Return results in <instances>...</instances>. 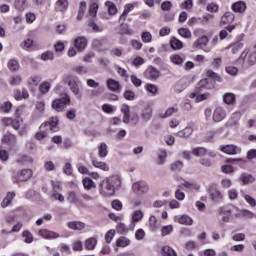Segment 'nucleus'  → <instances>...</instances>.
<instances>
[{
  "mask_svg": "<svg viewBox=\"0 0 256 256\" xmlns=\"http://www.w3.org/2000/svg\"><path fill=\"white\" fill-rule=\"evenodd\" d=\"M170 61L174 65H178L179 67H181V65H183V63H185V57L178 55V54H174V55L170 56Z\"/></svg>",
  "mask_w": 256,
  "mask_h": 256,
  "instance_id": "nucleus-34",
  "label": "nucleus"
},
{
  "mask_svg": "<svg viewBox=\"0 0 256 256\" xmlns=\"http://www.w3.org/2000/svg\"><path fill=\"white\" fill-rule=\"evenodd\" d=\"M68 105H71V98L67 93H61L59 98L52 101V109L57 111V113H63V111H66Z\"/></svg>",
  "mask_w": 256,
  "mask_h": 256,
  "instance_id": "nucleus-4",
  "label": "nucleus"
},
{
  "mask_svg": "<svg viewBox=\"0 0 256 256\" xmlns=\"http://www.w3.org/2000/svg\"><path fill=\"white\" fill-rule=\"evenodd\" d=\"M221 151L226 153V155H237L241 153V148L233 144L225 145L221 147Z\"/></svg>",
  "mask_w": 256,
  "mask_h": 256,
  "instance_id": "nucleus-13",
  "label": "nucleus"
},
{
  "mask_svg": "<svg viewBox=\"0 0 256 256\" xmlns=\"http://www.w3.org/2000/svg\"><path fill=\"white\" fill-rule=\"evenodd\" d=\"M109 147L107 146V144L105 142L100 143V145L98 146V155L101 159H105V157H107V155H109Z\"/></svg>",
  "mask_w": 256,
  "mask_h": 256,
  "instance_id": "nucleus-27",
  "label": "nucleus"
},
{
  "mask_svg": "<svg viewBox=\"0 0 256 256\" xmlns=\"http://www.w3.org/2000/svg\"><path fill=\"white\" fill-rule=\"evenodd\" d=\"M41 59H42V61H53L54 56H53L52 52H44L41 55Z\"/></svg>",
  "mask_w": 256,
  "mask_h": 256,
  "instance_id": "nucleus-64",
  "label": "nucleus"
},
{
  "mask_svg": "<svg viewBox=\"0 0 256 256\" xmlns=\"http://www.w3.org/2000/svg\"><path fill=\"white\" fill-rule=\"evenodd\" d=\"M240 215L242 217H246L247 219H253L255 217V213H253L251 210H248V209L240 210Z\"/></svg>",
  "mask_w": 256,
  "mask_h": 256,
  "instance_id": "nucleus-53",
  "label": "nucleus"
},
{
  "mask_svg": "<svg viewBox=\"0 0 256 256\" xmlns=\"http://www.w3.org/2000/svg\"><path fill=\"white\" fill-rule=\"evenodd\" d=\"M141 39L143 43H151L153 41V35L151 32L146 31L141 34Z\"/></svg>",
  "mask_w": 256,
  "mask_h": 256,
  "instance_id": "nucleus-48",
  "label": "nucleus"
},
{
  "mask_svg": "<svg viewBox=\"0 0 256 256\" xmlns=\"http://www.w3.org/2000/svg\"><path fill=\"white\" fill-rule=\"evenodd\" d=\"M255 176L249 173H242L239 177V181L242 182V185H249L250 183H255Z\"/></svg>",
  "mask_w": 256,
  "mask_h": 256,
  "instance_id": "nucleus-23",
  "label": "nucleus"
},
{
  "mask_svg": "<svg viewBox=\"0 0 256 256\" xmlns=\"http://www.w3.org/2000/svg\"><path fill=\"white\" fill-rule=\"evenodd\" d=\"M239 63H242V67L244 69H248V67H253V65H256V51H249L248 49H245L239 59Z\"/></svg>",
  "mask_w": 256,
  "mask_h": 256,
  "instance_id": "nucleus-5",
  "label": "nucleus"
},
{
  "mask_svg": "<svg viewBox=\"0 0 256 256\" xmlns=\"http://www.w3.org/2000/svg\"><path fill=\"white\" fill-rule=\"evenodd\" d=\"M67 201L69 203H74L75 205H83V202L79 199V195H77V192L75 191L68 192Z\"/></svg>",
  "mask_w": 256,
  "mask_h": 256,
  "instance_id": "nucleus-24",
  "label": "nucleus"
},
{
  "mask_svg": "<svg viewBox=\"0 0 256 256\" xmlns=\"http://www.w3.org/2000/svg\"><path fill=\"white\" fill-rule=\"evenodd\" d=\"M22 237L24 238L25 243H33V234H31V232L25 230L22 233Z\"/></svg>",
  "mask_w": 256,
  "mask_h": 256,
  "instance_id": "nucleus-55",
  "label": "nucleus"
},
{
  "mask_svg": "<svg viewBox=\"0 0 256 256\" xmlns=\"http://www.w3.org/2000/svg\"><path fill=\"white\" fill-rule=\"evenodd\" d=\"M170 47L171 49H173L174 51H179L180 49H183V42H181V40L177 39V38H173L170 41Z\"/></svg>",
  "mask_w": 256,
  "mask_h": 256,
  "instance_id": "nucleus-36",
  "label": "nucleus"
},
{
  "mask_svg": "<svg viewBox=\"0 0 256 256\" xmlns=\"http://www.w3.org/2000/svg\"><path fill=\"white\" fill-rule=\"evenodd\" d=\"M106 87L107 89H109V91H112L113 93H119V91H121V84L119 83V81L112 78L107 80Z\"/></svg>",
  "mask_w": 256,
  "mask_h": 256,
  "instance_id": "nucleus-14",
  "label": "nucleus"
},
{
  "mask_svg": "<svg viewBox=\"0 0 256 256\" xmlns=\"http://www.w3.org/2000/svg\"><path fill=\"white\" fill-rule=\"evenodd\" d=\"M95 245H97V239L89 238L85 241V248L89 251L95 249Z\"/></svg>",
  "mask_w": 256,
  "mask_h": 256,
  "instance_id": "nucleus-44",
  "label": "nucleus"
},
{
  "mask_svg": "<svg viewBox=\"0 0 256 256\" xmlns=\"http://www.w3.org/2000/svg\"><path fill=\"white\" fill-rule=\"evenodd\" d=\"M207 43H209V38L207 36H202L197 40V47H200V49H203V47H206Z\"/></svg>",
  "mask_w": 256,
  "mask_h": 256,
  "instance_id": "nucleus-51",
  "label": "nucleus"
},
{
  "mask_svg": "<svg viewBox=\"0 0 256 256\" xmlns=\"http://www.w3.org/2000/svg\"><path fill=\"white\" fill-rule=\"evenodd\" d=\"M245 9H247V5L244 2H236L232 5L234 13H244Z\"/></svg>",
  "mask_w": 256,
  "mask_h": 256,
  "instance_id": "nucleus-33",
  "label": "nucleus"
},
{
  "mask_svg": "<svg viewBox=\"0 0 256 256\" xmlns=\"http://www.w3.org/2000/svg\"><path fill=\"white\" fill-rule=\"evenodd\" d=\"M208 192L210 195L211 201H215L216 203H219V201H222L223 199V193L217 189V186L215 184H212L208 188Z\"/></svg>",
  "mask_w": 256,
  "mask_h": 256,
  "instance_id": "nucleus-9",
  "label": "nucleus"
},
{
  "mask_svg": "<svg viewBox=\"0 0 256 256\" xmlns=\"http://www.w3.org/2000/svg\"><path fill=\"white\" fill-rule=\"evenodd\" d=\"M129 243H131V241L128 238L122 236L117 239L116 246L117 247H127V245H129Z\"/></svg>",
  "mask_w": 256,
  "mask_h": 256,
  "instance_id": "nucleus-45",
  "label": "nucleus"
},
{
  "mask_svg": "<svg viewBox=\"0 0 256 256\" xmlns=\"http://www.w3.org/2000/svg\"><path fill=\"white\" fill-rule=\"evenodd\" d=\"M113 237H115V230H109L105 235V242L111 243L113 241Z\"/></svg>",
  "mask_w": 256,
  "mask_h": 256,
  "instance_id": "nucleus-63",
  "label": "nucleus"
},
{
  "mask_svg": "<svg viewBox=\"0 0 256 256\" xmlns=\"http://www.w3.org/2000/svg\"><path fill=\"white\" fill-rule=\"evenodd\" d=\"M68 227L73 231H83V228L85 227V223L81 221H72L68 223Z\"/></svg>",
  "mask_w": 256,
  "mask_h": 256,
  "instance_id": "nucleus-32",
  "label": "nucleus"
},
{
  "mask_svg": "<svg viewBox=\"0 0 256 256\" xmlns=\"http://www.w3.org/2000/svg\"><path fill=\"white\" fill-rule=\"evenodd\" d=\"M39 236L43 237V239H59V237H61L59 233L47 229L40 230Z\"/></svg>",
  "mask_w": 256,
  "mask_h": 256,
  "instance_id": "nucleus-16",
  "label": "nucleus"
},
{
  "mask_svg": "<svg viewBox=\"0 0 256 256\" xmlns=\"http://www.w3.org/2000/svg\"><path fill=\"white\" fill-rule=\"evenodd\" d=\"M92 165L96 169H101V171H109V165H107V163H105V162H101L98 160H92Z\"/></svg>",
  "mask_w": 256,
  "mask_h": 256,
  "instance_id": "nucleus-35",
  "label": "nucleus"
},
{
  "mask_svg": "<svg viewBox=\"0 0 256 256\" xmlns=\"http://www.w3.org/2000/svg\"><path fill=\"white\" fill-rule=\"evenodd\" d=\"M22 81L23 79L21 78V76H12L10 80V85H12L13 87H17V85H21Z\"/></svg>",
  "mask_w": 256,
  "mask_h": 256,
  "instance_id": "nucleus-57",
  "label": "nucleus"
},
{
  "mask_svg": "<svg viewBox=\"0 0 256 256\" xmlns=\"http://www.w3.org/2000/svg\"><path fill=\"white\" fill-rule=\"evenodd\" d=\"M229 47L231 48L233 55H235V54L239 53V51H241V49H243V43L236 42V43L230 45Z\"/></svg>",
  "mask_w": 256,
  "mask_h": 256,
  "instance_id": "nucleus-47",
  "label": "nucleus"
},
{
  "mask_svg": "<svg viewBox=\"0 0 256 256\" xmlns=\"http://www.w3.org/2000/svg\"><path fill=\"white\" fill-rule=\"evenodd\" d=\"M225 127H230L231 129H237L239 127V114L234 113L226 122Z\"/></svg>",
  "mask_w": 256,
  "mask_h": 256,
  "instance_id": "nucleus-19",
  "label": "nucleus"
},
{
  "mask_svg": "<svg viewBox=\"0 0 256 256\" xmlns=\"http://www.w3.org/2000/svg\"><path fill=\"white\" fill-rule=\"evenodd\" d=\"M14 5L18 11H25L27 9V0H15Z\"/></svg>",
  "mask_w": 256,
  "mask_h": 256,
  "instance_id": "nucleus-41",
  "label": "nucleus"
},
{
  "mask_svg": "<svg viewBox=\"0 0 256 256\" xmlns=\"http://www.w3.org/2000/svg\"><path fill=\"white\" fill-rule=\"evenodd\" d=\"M162 253H164V256H177L175 250L169 246L162 247Z\"/></svg>",
  "mask_w": 256,
  "mask_h": 256,
  "instance_id": "nucleus-49",
  "label": "nucleus"
},
{
  "mask_svg": "<svg viewBox=\"0 0 256 256\" xmlns=\"http://www.w3.org/2000/svg\"><path fill=\"white\" fill-rule=\"evenodd\" d=\"M207 76L208 78L200 80L197 84L196 93H201L203 89H215V81L221 83V76H219V74L215 73L213 70H208Z\"/></svg>",
  "mask_w": 256,
  "mask_h": 256,
  "instance_id": "nucleus-2",
  "label": "nucleus"
},
{
  "mask_svg": "<svg viewBox=\"0 0 256 256\" xmlns=\"http://www.w3.org/2000/svg\"><path fill=\"white\" fill-rule=\"evenodd\" d=\"M99 10V4L92 3L89 8L90 17H95L97 15V11Z\"/></svg>",
  "mask_w": 256,
  "mask_h": 256,
  "instance_id": "nucleus-56",
  "label": "nucleus"
},
{
  "mask_svg": "<svg viewBox=\"0 0 256 256\" xmlns=\"http://www.w3.org/2000/svg\"><path fill=\"white\" fill-rule=\"evenodd\" d=\"M133 9H135V5H133V4H126L124 6L123 13L119 17L120 25H123V23H125V21L127 20V15H129V13H131V11H133Z\"/></svg>",
  "mask_w": 256,
  "mask_h": 256,
  "instance_id": "nucleus-15",
  "label": "nucleus"
},
{
  "mask_svg": "<svg viewBox=\"0 0 256 256\" xmlns=\"http://www.w3.org/2000/svg\"><path fill=\"white\" fill-rule=\"evenodd\" d=\"M223 102L226 105H233L235 103V94L228 92L223 95Z\"/></svg>",
  "mask_w": 256,
  "mask_h": 256,
  "instance_id": "nucleus-37",
  "label": "nucleus"
},
{
  "mask_svg": "<svg viewBox=\"0 0 256 256\" xmlns=\"http://www.w3.org/2000/svg\"><path fill=\"white\" fill-rule=\"evenodd\" d=\"M175 221L179 223L180 225H186L191 226L193 225V218H191L189 215H180L175 217Z\"/></svg>",
  "mask_w": 256,
  "mask_h": 256,
  "instance_id": "nucleus-20",
  "label": "nucleus"
},
{
  "mask_svg": "<svg viewBox=\"0 0 256 256\" xmlns=\"http://www.w3.org/2000/svg\"><path fill=\"white\" fill-rule=\"evenodd\" d=\"M69 7V1L68 0H58L55 3V11H59L60 13H65Z\"/></svg>",
  "mask_w": 256,
  "mask_h": 256,
  "instance_id": "nucleus-25",
  "label": "nucleus"
},
{
  "mask_svg": "<svg viewBox=\"0 0 256 256\" xmlns=\"http://www.w3.org/2000/svg\"><path fill=\"white\" fill-rule=\"evenodd\" d=\"M193 134V128L190 126H187L183 130L176 133V137H180L182 139H187V137H191Z\"/></svg>",
  "mask_w": 256,
  "mask_h": 256,
  "instance_id": "nucleus-28",
  "label": "nucleus"
},
{
  "mask_svg": "<svg viewBox=\"0 0 256 256\" xmlns=\"http://www.w3.org/2000/svg\"><path fill=\"white\" fill-rule=\"evenodd\" d=\"M178 33L184 39H191L192 37L191 30H189L188 28H179Z\"/></svg>",
  "mask_w": 256,
  "mask_h": 256,
  "instance_id": "nucleus-42",
  "label": "nucleus"
},
{
  "mask_svg": "<svg viewBox=\"0 0 256 256\" xmlns=\"http://www.w3.org/2000/svg\"><path fill=\"white\" fill-rule=\"evenodd\" d=\"M105 6L107 7L109 15H117V6L115 5V3L111 1H106Z\"/></svg>",
  "mask_w": 256,
  "mask_h": 256,
  "instance_id": "nucleus-38",
  "label": "nucleus"
},
{
  "mask_svg": "<svg viewBox=\"0 0 256 256\" xmlns=\"http://www.w3.org/2000/svg\"><path fill=\"white\" fill-rule=\"evenodd\" d=\"M235 21V14L232 12H226L220 18V25H229Z\"/></svg>",
  "mask_w": 256,
  "mask_h": 256,
  "instance_id": "nucleus-21",
  "label": "nucleus"
},
{
  "mask_svg": "<svg viewBox=\"0 0 256 256\" xmlns=\"http://www.w3.org/2000/svg\"><path fill=\"white\" fill-rule=\"evenodd\" d=\"M225 117H227V111H225L223 107L218 106L214 111L213 121H215V123H220V121H223Z\"/></svg>",
  "mask_w": 256,
  "mask_h": 256,
  "instance_id": "nucleus-11",
  "label": "nucleus"
},
{
  "mask_svg": "<svg viewBox=\"0 0 256 256\" xmlns=\"http://www.w3.org/2000/svg\"><path fill=\"white\" fill-rule=\"evenodd\" d=\"M146 91H148V93H151V95L155 96L157 95L159 88L155 84H147Z\"/></svg>",
  "mask_w": 256,
  "mask_h": 256,
  "instance_id": "nucleus-52",
  "label": "nucleus"
},
{
  "mask_svg": "<svg viewBox=\"0 0 256 256\" xmlns=\"http://www.w3.org/2000/svg\"><path fill=\"white\" fill-rule=\"evenodd\" d=\"M31 177H33V171L31 169H23L12 175L13 183L29 181Z\"/></svg>",
  "mask_w": 256,
  "mask_h": 256,
  "instance_id": "nucleus-6",
  "label": "nucleus"
},
{
  "mask_svg": "<svg viewBox=\"0 0 256 256\" xmlns=\"http://www.w3.org/2000/svg\"><path fill=\"white\" fill-rule=\"evenodd\" d=\"M16 163H19L20 165H27V163H33V159L27 155H20L18 156Z\"/></svg>",
  "mask_w": 256,
  "mask_h": 256,
  "instance_id": "nucleus-39",
  "label": "nucleus"
},
{
  "mask_svg": "<svg viewBox=\"0 0 256 256\" xmlns=\"http://www.w3.org/2000/svg\"><path fill=\"white\" fill-rule=\"evenodd\" d=\"M132 191L136 193V195H145L149 193V184L145 181H138L133 184Z\"/></svg>",
  "mask_w": 256,
  "mask_h": 256,
  "instance_id": "nucleus-8",
  "label": "nucleus"
},
{
  "mask_svg": "<svg viewBox=\"0 0 256 256\" xmlns=\"http://www.w3.org/2000/svg\"><path fill=\"white\" fill-rule=\"evenodd\" d=\"M144 217L143 211L141 210H136L132 213V229H134L135 224L139 223Z\"/></svg>",
  "mask_w": 256,
  "mask_h": 256,
  "instance_id": "nucleus-31",
  "label": "nucleus"
},
{
  "mask_svg": "<svg viewBox=\"0 0 256 256\" xmlns=\"http://www.w3.org/2000/svg\"><path fill=\"white\" fill-rule=\"evenodd\" d=\"M159 75H161V72L153 66L148 67L144 72L146 79H150L151 81H157V79H159Z\"/></svg>",
  "mask_w": 256,
  "mask_h": 256,
  "instance_id": "nucleus-10",
  "label": "nucleus"
},
{
  "mask_svg": "<svg viewBox=\"0 0 256 256\" xmlns=\"http://www.w3.org/2000/svg\"><path fill=\"white\" fill-rule=\"evenodd\" d=\"M15 195V192H8L6 197L1 202V207H3V209H5V207H9V205H11V201L15 199Z\"/></svg>",
  "mask_w": 256,
  "mask_h": 256,
  "instance_id": "nucleus-30",
  "label": "nucleus"
},
{
  "mask_svg": "<svg viewBox=\"0 0 256 256\" xmlns=\"http://www.w3.org/2000/svg\"><path fill=\"white\" fill-rule=\"evenodd\" d=\"M244 199H245L246 203H248V205H250V207H256V200L251 195L245 194Z\"/></svg>",
  "mask_w": 256,
  "mask_h": 256,
  "instance_id": "nucleus-60",
  "label": "nucleus"
},
{
  "mask_svg": "<svg viewBox=\"0 0 256 256\" xmlns=\"http://www.w3.org/2000/svg\"><path fill=\"white\" fill-rule=\"evenodd\" d=\"M83 187L86 191H91V189H95L97 184L93 181V179L86 177L82 180Z\"/></svg>",
  "mask_w": 256,
  "mask_h": 256,
  "instance_id": "nucleus-29",
  "label": "nucleus"
},
{
  "mask_svg": "<svg viewBox=\"0 0 256 256\" xmlns=\"http://www.w3.org/2000/svg\"><path fill=\"white\" fill-rule=\"evenodd\" d=\"M162 11H171L173 9V3L171 1H164L161 4Z\"/></svg>",
  "mask_w": 256,
  "mask_h": 256,
  "instance_id": "nucleus-62",
  "label": "nucleus"
},
{
  "mask_svg": "<svg viewBox=\"0 0 256 256\" xmlns=\"http://www.w3.org/2000/svg\"><path fill=\"white\" fill-rule=\"evenodd\" d=\"M19 67V61L15 59H11L8 61V69H10L11 71H19Z\"/></svg>",
  "mask_w": 256,
  "mask_h": 256,
  "instance_id": "nucleus-46",
  "label": "nucleus"
},
{
  "mask_svg": "<svg viewBox=\"0 0 256 256\" xmlns=\"http://www.w3.org/2000/svg\"><path fill=\"white\" fill-rule=\"evenodd\" d=\"M148 227L150 231H159V229H161V220L157 219L155 215H150L148 220Z\"/></svg>",
  "mask_w": 256,
  "mask_h": 256,
  "instance_id": "nucleus-12",
  "label": "nucleus"
},
{
  "mask_svg": "<svg viewBox=\"0 0 256 256\" xmlns=\"http://www.w3.org/2000/svg\"><path fill=\"white\" fill-rule=\"evenodd\" d=\"M192 155H194L195 157H203L207 155V150L204 147L194 148L192 150Z\"/></svg>",
  "mask_w": 256,
  "mask_h": 256,
  "instance_id": "nucleus-40",
  "label": "nucleus"
},
{
  "mask_svg": "<svg viewBox=\"0 0 256 256\" xmlns=\"http://www.w3.org/2000/svg\"><path fill=\"white\" fill-rule=\"evenodd\" d=\"M11 109H13V104L9 101L4 102L1 106V111H3V113H9Z\"/></svg>",
  "mask_w": 256,
  "mask_h": 256,
  "instance_id": "nucleus-59",
  "label": "nucleus"
},
{
  "mask_svg": "<svg viewBox=\"0 0 256 256\" xmlns=\"http://www.w3.org/2000/svg\"><path fill=\"white\" fill-rule=\"evenodd\" d=\"M3 123L6 125V127L11 126L16 131L19 130V127H21V122L18 119L4 118Z\"/></svg>",
  "mask_w": 256,
  "mask_h": 256,
  "instance_id": "nucleus-22",
  "label": "nucleus"
},
{
  "mask_svg": "<svg viewBox=\"0 0 256 256\" xmlns=\"http://www.w3.org/2000/svg\"><path fill=\"white\" fill-rule=\"evenodd\" d=\"M130 80L134 87H141V85H143V81L135 75H131Z\"/></svg>",
  "mask_w": 256,
  "mask_h": 256,
  "instance_id": "nucleus-58",
  "label": "nucleus"
},
{
  "mask_svg": "<svg viewBox=\"0 0 256 256\" xmlns=\"http://www.w3.org/2000/svg\"><path fill=\"white\" fill-rule=\"evenodd\" d=\"M181 169H183V162L175 161L171 164L172 171H181Z\"/></svg>",
  "mask_w": 256,
  "mask_h": 256,
  "instance_id": "nucleus-61",
  "label": "nucleus"
},
{
  "mask_svg": "<svg viewBox=\"0 0 256 256\" xmlns=\"http://www.w3.org/2000/svg\"><path fill=\"white\" fill-rule=\"evenodd\" d=\"M63 81L64 83H68L70 91L73 93V95H79V85L77 84V77L73 75H65L63 77Z\"/></svg>",
  "mask_w": 256,
  "mask_h": 256,
  "instance_id": "nucleus-7",
  "label": "nucleus"
},
{
  "mask_svg": "<svg viewBox=\"0 0 256 256\" xmlns=\"http://www.w3.org/2000/svg\"><path fill=\"white\" fill-rule=\"evenodd\" d=\"M49 89H51V84L49 82H44L39 87V91L42 95L49 93Z\"/></svg>",
  "mask_w": 256,
  "mask_h": 256,
  "instance_id": "nucleus-50",
  "label": "nucleus"
},
{
  "mask_svg": "<svg viewBox=\"0 0 256 256\" xmlns=\"http://www.w3.org/2000/svg\"><path fill=\"white\" fill-rule=\"evenodd\" d=\"M100 195L103 197H112L115 190L121 187V179L117 175H112L104 179L100 184Z\"/></svg>",
  "mask_w": 256,
  "mask_h": 256,
  "instance_id": "nucleus-1",
  "label": "nucleus"
},
{
  "mask_svg": "<svg viewBox=\"0 0 256 256\" xmlns=\"http://www.w3.org/2000/svg\"><path fill=\"white\" fill-rule=\"evenodd\" d=\"M39 129L40 131L35 134V139H37V141H43V139L47 137V131H52L53 133L59 131V118H51L49 122L41 124Z\"/></svg>",
  "mask_w": 256,
  "mask_h": 256,
  "instance_id": "nucleus-3",
  "label": "nucleus"
},
{
  "mask_svg": "<svg viewBox=\"0 0 256 256\" xmlns=\"http://www.w3.org/2000/svg\"><path fill=\"white\" fill-rule=\"evenodd\" d=\"M153 117V107L146 106L141 111V119L144 121V123H147L148 121H151Z\"/></svg>",
  "mask_w": 256,
  "mask_h": 256,
  "instance_id": "nucleus-17",
  "label": "nucleus"
},
{
  "mask_svg": "<svg viewBox=\"0 0 256 256\" xmlns=\"http://www.w3.org/2000/svg\"><path fill=\"white\" fill-rule=\"evenodd\" d=\"M74 47L78 51H84L87 48V38L81 36L74 40Z\"/></svg>",
  "mask_w": 256,
  "mask_h": 256,
  "instance_id": "nucleus-18",
  "label": "nucleus"
},
{
  "mask_svg": "<svg viewBox=\"0 0 256 256\" xmlns=\"http://www.w3.org/2000/svg\"><path fill=\"white\" fill-rule=\"evenodd\" d=\"M121 25V33L122 35H133V30L131 28H129V25L123 23V24H120Z\"/></svg>",
  "mask_w": 256,
  "mask_h": 256,
  "instance_id": "nucleus-54",
  "label": "nucleus"
},
{
  "mask_svg": "<svg viewBox=\"0 0 256 256\" xmlns=\"http://www.w3.org/2000/svg\"><path fill=\"white\" fill-rule=\"evenodd\" d=\"M175 113H179V107H177V106L168 107L166 109L165 113L160 114V118L168 119V117H173V115H175Z\"/></svg>",
  "mask_w": 256,
  "mask_h": 256,
  "instance_id": "nucleus-26",
  "label": "nucleus"
},
{
  "mask_svg": "<svg viewBox=\"0 0 256 256\" xmlns=\"http://www.w3.org/2000/svg\"><path fill=\"white\" fill-rule=\"evenodd\" d=\"M173 225H165L161 228V236L167 237V235H171L173 233Z\"/></svg>",
  "mask_w": 256,
  "mask_h": 256,
  "instance_id": "nucleus-43",
  "label": "nucleus"
}]
</instances>
